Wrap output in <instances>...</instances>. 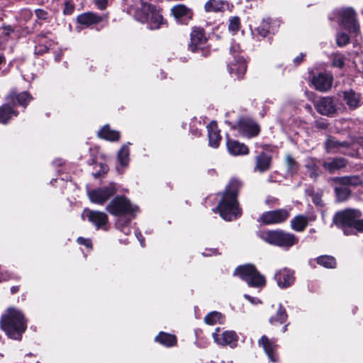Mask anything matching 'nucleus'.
Instances as JSON below:
<instances>
[{
  "instance_id": "f257e3e1",
  "label": "nucleus",
  "mask_w": 363,
  "mask_h": 363,
  "mask_svg": "<svg viewBox=\"0 0 363 363\" xmlns=\"http://www.w3.org/2000/svg\"><path fill=\"white\" fill-rule=\"evenodd\" d=\"M106 210L112 216L117 217L116 228L125 235L130 233V221L139 212V207L133 203L124 196L113 198L106 207Z\"/></svg>"
},
{
  "instance_id": "f03ea898",
  "label": "nucleus",
  "mask_w": 363,
  "mask_h": 363,
  "mask_svg": "<svg viewBox=\"0 0 363 363\" xmlns=\"http://www.w3.org/2000/svg\"><path fill=\"white\" fill-rule=\"evenodd\" d=\"M241 186L240 181L232 179L223 192L222 199L213 211L218 210L220 216L225 220H233L241 216V209L239 208L237 194Z\"/></svg>"
},
{
  "instance_id": "7ed1b4c3",
  "label": "nucleus",
  "mask_w": 363,
  "mask_h": 363,
  "mask_svg": "<svg viewBox=\"0 0 363 363\" xmlns=\"http://www.w3.org/2000/svg\"><path fill=\"white\" fill-rule=\"evenodd\" d=\"M0 324L7 335L14 340H20L27 328L23 313L16 308L6 310L1 318Z\"/></svg>"
},
{
  "instance_id": "20e7f679",
  "label": "nucleus",
  "mask_w": 363,
  "mask_h": 363,
  "mask_svg": "<svg viewBox=\"0 0 363 363\" xmlns=\"http://www.w3.org/2000/svg\"><path fill=\"white\" fill-rule=\"evenodd\" d=\"M357 209L348 208L337 212L333 217V223L342 228L345 235L354 234L355 231L363 232V218Z\"/></svg>"
},
{
  "instance_id": "39448f33",
  "label": "nucleus",
  "mask_w": 363,
  "mask_h": 363,
  "mask_svg": "<svg viewBox=\"0 0 363 363\" xmlns=\"http://www.w3.org/2000/svg\"><path fill=\"white\" fill-rule=\"evenodd\" d=\"M133 15L135 20L146 23L152 30L158 29L164 23L160 10L156 6L147 2L140 1Z\"/></svg>"
},
{
  "instance_id": "423d86ee",
  "label": "nucleus",
  "mask_w": 363,
  "mask_h": 363,
  "mask_svg": "<svg viewBox=\"0 0 363 363\" xmlns=\"http://www.w3.org/2000/svg\"><path fill=\"white\" fill-rule=\"evenodd\" d=\"M259 237L265 242L281 247L289 249L298 241L294 235L282 230H267L261 232Z\"/></svg>"
},
{
  "instance_id": "0eeeda50",
  "label": "nucleus",
  "mask_w": 363,
  "mask_h": 363,
  "mask_svg": "<svg viewBox=\"0 0 363 363\" xmlns=\"http://www.w3.org/2000/svg\"><path fill=\"white\" fill-rule=\"evenodd\" d=\"M234 274L244 280L249 286L262 289L266 284L264 275L252 264H245L236 268Z\"/></svg>"
},
{
  "instance_id": "6e6552de",
  "label": "nucleus",
  "mask_w": 363,
  "mask_h": 363,
  "mask_svg": "<svg viewBox=\"0 0 363 363\" xmlns=\"http://www.w3.org/2000/svg\"><path fill=\"white\" fill-rule=\"evenodd\" d=\"M241 49L238 44H233L230 49V57L228 60L229 73L235 77H242L247 69L245 59L240 55Z\"/></svg>"
},
{
  "instance_id": "1a4fd4ad",
  "label": "nucleus",
  "mask_w": 363,
  "mask_h": 363,
  "mask_svg": "<svg viewBox=\"0 0 363 363\" xmlns=\"http://www.w3.org/2000/svg\"><path fill=\"white\" fill-rule=\"evenodd\" d=\"M116 184L112 182L107 186L89 190L87 194L91 202L99 205H103L112 196L116 194Z\"/></svg>"
},
{
  "instance_id": "9d476101",
  "label": "nucleus",
  "mask_w": 363,
  "mask_h": 363,
  "mask_svg": "<svg viewBox=\"0 0 363 363\" xmlns=\"http://www.w3.org/2000/svg\"><path fill=\"white\" fill-rule=\"evenodd\" d=\"M340 26L350 33L357 34L359 26L356 20V13L351 8L342 9L337 13Z\"/></svg>"
},
{
  "instance_id": "9b49d317",
  "label": "nucleus",
  "mask_w": 363,
  "mask_h": 363,
  "mask_svg": "<svg viewBox=\"0 0 363 363\" xmlns=\"http://www.w3.org/2000/svg\"><path fill=\"white\" fill-rule=\"evenodd\" d=\"M82 217H86L96 229L108 230L107 225L108 217L106 213L99 211L85 209L82 213Z\"/></svg>"
},
{
  "instance_id": "f8f14e48",
  "label": "nucleus",
  "mask_w": 363,
  "mask_h": 363,
  "mask_svg": "<svg viewBox=\"0 0 363 363\" xmlns=\"http://www.w3.org/2000/svg\"><path fill=\"white\" fill-rule=\"evenodd\" d=\"M237 128L240 134L247 138H251L259 135V125L250 118H242L238 123Z\"/></svg>"
},
{
  "instance_id": "ddd939ff",
  "label": "nucleus",
  "mask_w": 363,
  "mask_h": 363,
  "mask_svg": "<svg viewBox=\"0 0 363 363\" xmlns=\"http://www.w3.org/2000/svg\"><path fill=\"white\" fill-rule=\"evenodd\" d=\"M219 328H216L212 335L216 344L221 346L229 345L232 348L237 346L238 337L234 331L227 330L222 333H219Z\"/></svg>"
},
{
  "instance_id": "4468645a",
  "label": "nucleus",
  "mask_w": 363,
  "mask_h": 363,
  "mask_svg": "<svg viewBox=\"0 0 363 363\" xmlns=\"http://www.w3.org/2000/svg\"><path fill=\"white\" fill-rule=\"evenodd\" d=\"M289 216V211L286 208H281L264 213L260 217V220L266 225L276 224L284 222Z\"/></svg>"
},
{
  "instance_id": "2eb2a0df",
  "label": "nucleus",
  "mask_w": 363,
  "mask_h": 363,
  "mask_svg": "<svg viewBox=\"0 0 363 363\" xmlns=\"http://www.w3.org/2000/svg\"><path fill=\"white\" fill-rule=\"evenodd\" d=\"M274 279L279 288H289L295 281L294 272L286 267L280 269L275 272Z\"/></svg>"
},
{
  "instance_id": "dca6fc26",
  "label": "nucleus",
  "mask_w": 363,
  "mask_h": 363,
  "mask_svg": "<svg viewBox=\"0 0 363 363\" xmlns=\"http://www.w3.org/2000/svg\"><path fill=\"white\" fill-rule=\"evenodd\" d=\"M314 106L318 113L327 116H332L337 111L334 99L330 96L320 98L315 102Z\"/></svg>"
},
{
  "instance_id": "f3484780",
  "label": "nucleus",
  "mask_w": 363,
  "mask_h": 363,
  "mask_svg": "<svg viewBox=\"0 0 363 363\" xmlns=\"http://www.w3.org/2000/svg\"><path fill=\"white\" fill-rule=\"evenodd\" d=\"M333 81V78L331 74L323 72L314 75L311 79L315 89L321 92L328 91L332 86Z\"/></svg>"
},
{
  "instance_id": "a211bd4d",
  "label": "nucleus",
  "mask_w": 363,
  "mask_h": 363,
  "mask_svg": "<svg viewBox=\"0 0 363 363\" xmlns=\"http://www.w3.org/2000/svg\"><path fill=\"white\" fill-rule=\"evenodd\" d=\"M206 41L207 38L203 29L194 28L191 33V42L189 45V49L191 52H196L203 48Z\"/></svg>"
},
{
  "instance_id": "6ab92c4d",
  "label": "nucleus",
  "mask_w": 363,
  "mask_h": 363,
  "mask_svg": "<svg viewBox=\"0 0 363 363\" xmlns=\"http://www.w3.org/2000/svg\"><path fill=\"white\" fill-rule=\"evenodd\" d=\"M171 13L180 23H186L192 18L193 11L184 4H177L171 9Z\"/></svg>"
},
{
  "instance_id": "aec40b11",
  "label": "nucleus",
  "mask_w": 363,
  "mask_h": 363,
  "mask_svg": "<svg viewBox=\"0 0 363 363\" xmlns=\"http://www.w3.org/2000/svg\"><path fill=\"white\" fill-rule=\"evenodd\" d=\"M32 99L33 97L27 91H23L19 94H17L15 91H11L6 97V101L13 108L17 104L26 108Z\"/></svg>"
},
{
  "instance_id": "412c9836",
  "label": "nucleus",
  "mask_w": 363,
  "mask_h": 363,
  "mask_svg": "<svg viewBox=\"0 0 363 363\" xmlns=\"http://www.w3.org/2000/svg\"><path fill=\"white\" fill-rule=\"evenodd\" d=\"M226 137V147L231 155H245L249 153V149L244 143L234 139H230L228 135Z\"/></svg>"
},
{
  "instance_id": "4be33fe9",
  "label": "nucleus",
  "mask_w": 363,
  "mask_h": 363,
  "mask_svg": "<svg viewBox=\"0 0 363 363\" xmlns=\"http://www.w3.org/2000/svg\"><path fill=\"white\" fill-rule=\"evenodd\" d=\"M259 345L262 347L266 354L272 362H277L278 359L276 350L277 345L275 340L269 339L267 336L263 335L259 340Z\"/></svg>"
},
{
  "instance_id": "5701e85b",
  "label": "nucleus",
  "mask_w": 363,
  "mask_h": 363,
  "mask_svg": "<svg viewBox=\"0 0 363 363\" xmlns=\"http://www.w3.org/2000/svg\"><path fill=\"white\" fill-rule=\"evenodd\" d=\"M129 145H130V143H128V144L122 145L117 154L118 164L116 168L117 172L120 174L123 172L124 169L128 167L129 163Z\"/></svg>"
},
{
  "instance_id": "b1692460",
  "label": "nucleus",
  "mask_w": 363,
  "mask_h": 363,
  "mask_svg": "<svg viewBox=\"0 0 363 363\" xmlns=\"http://www.w3.org/2000/svg\"><path fill=\"white\" fill-rule=\"evenodd\" d=\"M207 130L208 145L213 148H217L221 140V136L220 135V130L218 128L217 123L215 121L211 122L207 125Z\"/></svg>"
},
{
  "instance_id": "393cba45",
  "label": "nucleus",
  "mask_w": 363,
  "mask_h": 363,
  "mask_svg": "<svg viewBox=\"0 0 363 363\" xmlns=\"http://www.w3.org/2000/svg\"><path fill=\"white\" fill-rule=\"evenodd\" d=\"M342 98L350 109L354 110L361 105L360 94L352 89L343 91Z\"/></svg>"
},
{
  "instance_id": "a878e982",
  "label": "nucleus",
  "mask_w": 363,
  "mask_h": 363,
  "mask_svg": "<svg viewBox=\"0 0 363 363\" xmlns=\"http://www.w3.org/2000/svg\"><path fill=\"white\" fill-rule=\"evenodd\" d=\"M228 9V2L223 0H208L204 5V10L208 13L223 12Z\"/></svg>"
},
{
  "instance_id": "bb28decb",
  "label": "nucleus",
  "mask_w": 363,
  "mask_h": 363,
  "mask_svg": "<svg viewBox=\"0 0 363 363\" xmlns=\"http://www.w3.org/2000/svg\"><path fill=\"white\" fill-rule=\"evenodd\" d=\"M18 113L7 101L0 106V123L6 124L13 117H16Z\"/></svg>"
},
{
  "instance_id": "cd10ccee",
  "label": "nucleus",
  "mask_w": 363,
  "mask_h": 363,
  "mask_svg": "<svg viewBox=\"0 0 363 363\" xmlns=\"http://www.w3.org/2000/svg\"><path fill=\"white\" fill-rule=\"evenodd\" d=\"M77 20L79 23L89 26L101 22L103 18L96 13L88 12L78 16Z\"/></svg>"
},
{
  "instance_id": "c85d7f7f",
  "label": "nucleus",
  "mask_w": 363,
  "mask_h": 363,
  "mask_svg": "<svg viewBox=\"0 0 363 363\" xmlns=\"http://www.w3.org/2000/svg\"><path fill=\"white\" fill-rule=\"evenodd\" d=\"M346 164V160L342 157L328 159L323 163V167L330 173L345 167Z\"/></svg>"
},
{
  "instance_id": "c756f323",
  "label": "nucleus",
  "mask_w": 363,
  "mask_h": 363,
  "mask_svg": "<svg viewBox=\"0 0 363 363\" xmlns=\"http://www.w3.org/2000/svg\"><path fill=\"white\" fill-rule=\"evenodd\" d=\"M347 147V143H340L333 138H328L325 142V149L328 152H340V153L347 154V152L343 150V149Z\"/></svg>"
},
{
  "instance_id": "7c9ffc66",
  "label": "nucleus",
  "mask_w": 363,
  "mask_h": 363,
  "mask_svg": "<svg viewBox=\"0 0 363 363\" xmlns=\"http://www.w3.org/2000/svg\"><path fill=\"white\" fill-rule=\"evenodd\" d=\"M271 163V157L262 152L256 157L255 170L262 173L269 169Z\"/></svg>"
},
{
  "instance_id": "2f4dec72",
  "label": "nucleus",
  "mask_w": 363,
  "mask_h": 363,
  "mask_svg": "<svg viewBox=\"0 0 363 363\" xmlns=\"http://www.w3.org/2000/svg\"><path fill=\"white\" fill-rule=\"evenodd\" d=\"M98 135L103 139L111 142L117 141L120 138V133L112 130L109 125H106L98 132Z\"/></svg>"
},
{
  "instance_id": "473e14b6",
  "label": "nucleus",
  "mask_w": 363,
  "mask_h": 363,
  "mask_svg": "<svg viewBox=\"0 0 363 363\" xmlns=\"http://www.w3.org/2000/svg\"><path fill=\"white\" fill-rule=\"evenodd\" d=\"M155 342L165 347H172L177 344V337L175 335L160 332L155 338Z\"/></svg>"
},
{
  "instance_id": "72a5a7b5",
  "label": "nucleus",
  "mask_w": 363,
  "mask_h": 363,
  "mask_svg": "<svg viewBox=\"0 0 363 363\" xmlns=\"http://www.w3.org/2000/svg\"><path fill=\"white\" fill-rule=\"evenodd\" d=\"M308 223V218L305 216L299 215L294 217L291 220V227L293 230L301 232L307 226Z\"/></svg>"
},
{
  "instance_id": "f704fd0d",
  "label": "nucleus",
  "mask_w": 363,
  "mask_h": 363,
  "mask_svg": "<svg viewBox=\"0 0 363 363\" xmlns=\"http://www.w3.org/2000/svg\"><path fill=\"white\" fill-rule=\"evenodd\" d=\"M334 181L338 184H345L348 187L349 186H358L362 182V179L358 176L337 177L334 179Z\"/></svg>"
},
{
  "instance_id": "c9c22d12",
  "label": "nucleus",
  "mask_w": 363,
  "mask_h": 363,
  "mask_svg": "<svg viewBox=\"0 0 363 363\" xmlns=\"http://www.w3.org/2000/svg\"><path fill=\"white\" fill-rule=\"evenodd\" d=\"M286 319L287 314L286 310L281 305H279L276 314L270 318L269 321L272 324H281L284 323Z\"/></svg>"
},
{
  "instance_id": "e433bc0d",
  "label": "nucleus",
  "mask_w": 363,
  "mask_h": 363,
  "mask_svg": "<svg viewBox=\"0 0 363 363\" xmlns=\"http://www.w3.org/2000/svg\"><path fill=\"white\" fill-rule=\"evenodd\" d=\"M335 191L338 201H345L350 194V190L345 184H339L335 188Z\"/></svg>"
},
{
  "instance_id": "4c0bfd02",
  "label": "nucleus",
  "mask_w": 363,
  "mask_h": 363,
  "mask_svg": "<svg viewBox=\"0 0 363 363\" xmlns=\"http://www.w3.org/2000/svg\"><path fill=\"white\" fill-rule=\"evenodd\" d=\"M317 263L325 268H335L336 261L332 256L323 255L317 258Z\"/></svg>"
},
{
  "instance_id": "58836bf2",
  "label": "nucleus",
  "mask_w": 363,
  "mask_h": 363,
  "mask_svg": "<svg viewBox=\"0 0 363 363\" xmlns=\"http://www.w3.org/2000/svg\"><path fill=\"white\" fill-rule=\"evenodd\" d=\"M222 319L221 313L213 311L209 313L204 318L206 323L208 325H215L218 323H220Z\"/></svg>"
},
{
  "instance_id": "ea45409f",
  "label": "nucleus",
  "mask_w": 363,
  "mask_h": 363,
  "mask_svg": "<svg viewBox=\"0 0 363 363\" xmlns=\"http://www.w3.org/2000/svg\"><path fill=\"white\" fill-rule=\"evenodd\" d=\"M331 64L333 67L342 68L345 65V57L340 53H334L331 55Z\"/></svg>"
},
{
  "instance_id": "a19ab883",
  "label": "nucleus",
  "mask_w": 363,
  "mask_h": 363,
  "mask_svg": "<svg viewBox=\"0 0 363 363\" xmlns=\"http://www.w3.org/2000/svg\"><path fill=\"white\" fill-rule=\"evenodd\" d=\"M240 21L237 16L231 18L229 21L228 29L233 33L235 34L240 29Z\"/></svg>"
},
{
  "instance_id": "79ce46f5",
  "label": "nucleus",
  "mask_w": 363,
  "mask_h": 363,
  "mask_svg": "<svg viewBox=\"0 0 363 363\" xmlns=\"http://www.w3.org/2000/svg\"><path fill=\"white\" fill-rule=\"evenodd\" d=\"M259 35L265 38L270 31V23L268 21H264L262 24L257 28Z\"/></svg>"
},
{
  "instance_id": "37998d69",
  "label": "nucleus",
  "mask_w": 363,
  "mask_h": 363,
  "mask_svg": "<svg viewBox=\"0 0 363 363\" xmlns=\"http://www.w3.org/2000/svg\"><path fill=\"white\" fill-rule=\"evenodd\" d=\"M349 36L345 33H339L337 35L336 41L338 46H345L349 43Z\"/></svg>"
},
{
  "instance_id": "c03bdc74",
  "label": "nucleus",
  "mask_w": 363,
  "mask_h": 363,
  "mask_svg": "<svg viewBox=\"0 0 363 363\" xmlns=\"http://www.w3.org/2000/svg\"><path fill=\"white\" fill-rule=\"evenodd\" d=\"M286 161L288 169L291 172H294V171L296 170V169L298 167V164H297L296 162L290 155L286 156Z\"/></svg>"
},
{
  "instance_id": "a18cd8bd",
  "label": "nucleus",
  "mask_w": 363,
  "mask_h": 363,
  "mask_svg": "<svg viewBox=\"0 0 363 363\" xmlns=\"http://www.w3.org/2000/svg\"><path fill=\"white\" fill-rule=\"evenodd\" d=\"M74 9V4L69 0H67L65 2V7H64V9H63V13L65 15H70V14H72L73 13Z\"/></svg>"
},
{
  "instance_id": "49530a36",
  "label": "nucleus",
  "mask_w": 363,
  "mask_h": 363,
  "mask_svg": "<svg viewBox=\"0 0 363 363\" xmlns=\"http://www.w3.org/2000/svg\"><path fill=\"white\" fill-rule=\"evenodd\" d=\"M306 167L310 171L309 173H310L311 177L315 178L318 176V173H317V167H316L315 164H314L313 161H311L310 162H308L307 164Z\"/></svg>"
},
{
  "instance_id": "de8ad7c7",
  "label": "nucleus",
  "mask_w": 363,
  "mask_h": 363,
  "mask_svg": "<svg viewBox=\"0 0 363 363\" xmlns=\"http://www.w3.org/2000/svg\"><path fill=\"white\" fill-rule=\"evenodd\" d=\"M35 13L38 18L45 20L48 18V12L43 9H38L35 11Z\"/></svg>"
},
{
  "instance_id": "09e8293b",
  "label": "nucleus",
  "mask_w": 363,
  "mask_h": 363,
  "mask_svg": "<svg viewBox=\"0 0 363 363\" xmlns=\"http://www.w3.org/2000/svg\"><path fill=\"white\" fill-rule=\"evenodd\" d=\"M77 242L79 245H83L86 246V247H89V248L91 247V242L89 239L79 237L77 238Z\"/></svg>"
},
{
  "instance_id": "8fccbe9b",
  "label": "nucleus",
  "mask_w": 363,
  "mask_h": 363,
  "mask_svg": "<svg viewBox=\"0 0 363 363\" xmlns=\"http://www.w3.org/2000/svg\"><path fill=\"white\" fill-rule=\"evenodd\" d=\"M94 2L98 9L101 10H104L107 7V0H94Z\"/></svg>"
},
{
  "instance_id": "3c124183",
  "label": "nucleus",
  "mask_w": 363,
  "mask_h": 363,
  "mask_svg": "<svg viewBox=\"0 0 363 363\" xmlns=\"http://www.w3.org/2000/svg\"><path fill=\"white\" fill-rule=\"evenodd\" d=\"M244 297L252 304L257 305L258 303H261L260 300L257 297L251 296L248 294H244Z\"/></svg>"
},
{
  "instance_id": "603ef678",
  "label": "nucleus",
  "mask_w": 363,
  "mask_h": 363,
  "mask_svg": "<svg viewBox=\"0 0 363 363\" xmlns=\"http://www.w3.org/2000/svg\"><path fill=\"white\" fill-rule=\"evenodd\" d=\"M135 235L137 239L138 240V241L140 242V245L142 247H144L145 246V239H144L143 235L141 234V233L136 230L135 231Z\"/></svg>"
},
{
  "instance_id": "864d4df0",
  "label": "nucleus",
  "mask_w": 363,
  "mask_h": 363,
  "mask_svg": "<svg viewBox=\"0 0 363 363\" xmlns=\"http://www.w3.org/2000/svg\"><path fill=\"white\" fill-rule=\"evenodd\" d=\"M304 57H305V55L303 53H301L299 55H298L297 57H296L294 59V64L296 65H299L303 61Z\"/></svg>"
},
{
  "instance_id": "5fc2aeb1",
  "label": "nucleus",
  "mask_w": 363,
  "mask_h": 363,
  "mask_svg": "<svg viewBox=\"0 0 363 363\" xmlns=\"http://www.w3.org/2000/svg\"><path fill=\"white\" fill-rule=\"evenodd\" d=\"M11 31L12 30L10 27H4L1 33L4 35H9Z\"/></svg>"
},
{
  "instance_id": "6e6d98bb",
  "label": "nucleus",
  "mask_w": 363,
  "mask_h": 363,
  "mask_svg": "<svg viewBox=\"0 0 363 363\" xmlns=\"http://www.w3.org/2000/svg\"><path fill=\"white\" fill-rule=\"evenodd\" d=\"M313 201L314 203H315L318 206L322 205V201H321L320 198L318 197V196H314Z\"/></svg>"
},
{
  "instance_id": "4d7b16f0",
  "label": "nucleus",
  "mask_w": 363,
  "mask_h": 363,
  "mask_svg": "<svg viewBox=\"0 0 363 363\" xmlns=\"http://www.w3.org/2000/svg\"><path fill=\"white\" fill-rule=\"evenodd\" d=\"M266 203L276 204L277 203V199L274 198H268L266 200Z\"/></svg>"
},
{
  "instance_id": "13d9d810",
  "label": "nucleus",
  "mask_w": 363,
  "mask_h": 363,
  "mask_svg": "<svg viewBox=\"0 0 363 363\" xmlns=\"http://www.w3.org/2000/svg\"><path fill=\"white\" fill-rule=\"evenodd\" d=\"M18 291V286H14L11 288V291L12 294H15Z\"/></svg>"
},
{
  "instance_id": "bf43d9fd",
  "label": "nucleus",
  "mask_w": 363,
  "mask_h": 363,
  "mask_svg": "<svg viewBox=\"0 0 363 363\" xmlns=\"http://www.w3.org/2000/svg\"><path fill=\"white\" fill-rule=\"evenodd\" d=\"M49 34H50V33H46L45 35H44V34H40V35H39L38 36V40H39V41H40L41 38H48V35Z\"/></svg>"
},
{
  "instance_id": "052dcab7",
  "label": "nucleus",
  "mask_w": 363,
  "mask_h": 363,
  "mask_svg": "<svg viewBox=\"0 0 363 363\" xmlns=\"http://www.w3.org/2000/svg\"><path fill=\"white\" fill-rule=\"evenodd\" d=\"M101 167L103 173H106L107 172L108 168L106 165H101Z\"/></svg>"
},
{
  "instance_id": "680f3d73",
  "label": "nucleus",
  "mask_w": 363,
  "mask_h": 363,
  "mask_svg": "<svg viewBox=\"0 0 363 363\" xmlns=\"http://www.w3.org/2000/svg\"><path fill=\"white\" fill-rule=\"evenodd\" d=\"M4 62H5L4 56L1 55H0V65H1L2 63H4Z\"/></svg>"
},
{
  "instance_id": "e2e57ef3",
  "label": "nucleus",
  "mask_w": 363,
  "mask_h": 363,
  "mask_svg": "<svg viewBox=\"0 0 363 363\" xmlns=\"http://www.w3.org/2000/svg\"><path fill=\"white\" fill-rule=\"evenodd\" d=\"M54 163H55L57 165H61L62 160H56L54 161Z\"/></svg>"
},
{
  "instance_id": "0e129e2a",
  "label": "nucleus",
  "mask_w": 363,
  "mask_h": 363,
  "mask_svg": "<svg viewBox=\"0 0 363 363\" xmlns=\"http://www.w3.org/2000/svg\"><path fill=\"white\" fill-rule=\"evenodd\" d=\"M48 50V47L47 46H45V48L43 49H40L39 50L38 52H45Z\"/></svg>"
},
{
  "instance_id": "69168bd1",
  "label": "nucleus",
  "mask_w": 363,
  "mask_h": 363,
  "mask_svg": "<svg viewBox=\"0 0 363 363\" xmlns=\"http://www.w3.org/2000/svg\"><path fill=\"white\" fill-rule=\"evenodd\" d=\"M287 330V325H285L284 327H283V329H282V331L283 333L286 332Z\"/></svg>"
},
{
  "instance_id": "338daca9",
  "label": "nucleus",
  "mask_w": 363,
  "mask_h": 363,
  "mask_svg": "<svg viewBox=\"0 0 363 363\" xmlns=\"http://www.w3.org/2000/svg\"><path fill=\"white\" fill-rule=\"evenodd\" d=\"M100 174H101V173H99V172L94 173V177H99Z\"/></svg>"
},
{
  "instance_id": "774afa93",
  "label": "nucleus",
  "mask_w": 363,
  "mask_h": 363,
  "mask_svg": "<svg viewBox=\"0 0 363 363\" xmlns=\"http://www.w3.org/2000/svg\"><path fill=\"white\" fill-rule=\"evenodd\" d=\"M318 126L321 127V128H325V125L323 123H318Z\"/></svg>"
}]
</instances>
